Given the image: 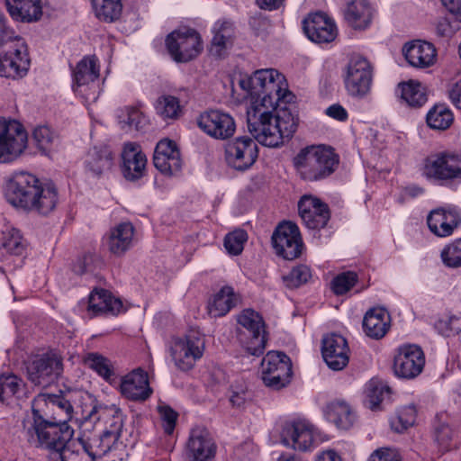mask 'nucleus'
Returning <instances> with one entry per match:
<instances>
[{"instance_id":"f257e3e1","label":"nucleus","mask_w":461,"mask_h":461,"mask_svg":"<svg viewBox=\"0 0 461 461\" xmlns=\"http://www.w3.org/2000/svg\"><path fill=\"white\" fill-rule=\"evenodd\" d=\"M5 196L16 208L33 211L42 215L51 212L58 203V192L53 184L41 185L27 172L14 173L7 181Z\"/></svg>"},{"instance_id":"f03ea898","label":"nucleus","mask_w":461,"mask_h":461,"mask_svg":"<svg viewBox=\"0 0 461 461\" xmlns=\"http://www.w3.org/2000/svg\"><path fill=\"white\" fill-rule=\"evenodd\" d=\"M273 109H264L260 114L250 112L249 131L261 145L276 148L285 140H290L295 133L299 118L295 111L286 106L281 107L276 114Z\"/></svg>"},{"instance_id":"7ed1b4c3","label":"nucleus","mask_w":461,"mask_h":461,"mask_svg":"<svg viewBox=\"0 0 461 461\" xmlns=\"http://www.w3.org/2000/svg\"><path fill=\"white\" fill-rule=\"evenodd\" d=\"M27 45L22 38L14 36L0 15V77L22 78L30 68Z\"/></svg>"},{"instance_id":"20e7f679","label":"nucleus","mask_w":461,"mask_h":461,"mask_svg":"<svg viewBox=\"0 0 461 461\" xmlns=\"http://www.w3.org/2000/svg\"><path fill=\"white\" fill-rule=\"evenodd\" d=\"M293 163L302 179L313 182L330 176L339 164V158L330 148L312 145L302 149Z\"/></svg>"},{"instance_id":"39448f33","label":"nucleus","mask_w":461,"mask_h":461,"mask_svg":"<svg viewBox=\"0 0 461 461\" xmlns=\"http://www.w3.org/2000/svg\"><path fill=\"white\" fill-rule=\"evenodd\" d=\"M74 435V429L65 420L54 419L40 420L25 426V437L28 443L38 448L47 450L50 458L67 445Z\"/></svg>"},{"instance_id":"423d86ee","label":"nucleus","mask_w":461,"mask_h":461,"mask_svg":"<svg viewBox=\"0 0 461 461\" xmlns=\"http://www.w3.org/2000/svg\"><path fill=\"white\" fill-rule=\"evenodd\" d=\"M423 175L441 185L461 182V153L441 151L429 156L424 161Z\"/></svg>"},{"instance_id":"0eeeda50","label":"nucleus","mask_w":461,"mask_h":461,"mask_svg":"<svg viewBox=\"0 0 461 461\" xmlns=\"http://www.w3.org/2000/svg\"><path fill=\"white\" fill-rule=\"evenodd\" d=\"M237 321L243 329L239 330V339L246 351L252 356L262 355L267 345L262 317L255 311L246 309L238 315Z\"/></svg>"},{"instance_id":"6e6552de","label":"nucleus","mask_w":461,"mask_h":461,"mask_svg":"<svg viewBox=\"0 0 461 461\" xmlns=\"http://www.w3.org/2000/svg\"><path fill=\"white\" fill-rule=\"evenodd\" d=\"M167 50L176 62H189L196 59L203 50L201 35L192 28H179L166 40Z\"/></svg>"},{"instance_id":"1a4fd4ad","label":"nucleus","mask_w":461,"mask_h":461,"mask_svg":"<svg viewBox=\"0 0 461 461\" xmlns=\"http://www.w3.org/2000/svg\"><path fill=\"white\" fill-rule=\"evenodd\" d=\"M27 145L28 134L23 124L0 117V162L14 161L24 152Z\"/></svg>"},{"instance_id":"9d476101","label":"nucleus","mask_w":461,"mask_h":461,"mask_svg":"<svg viewBox=\"0 0 461 461\" xmlns=\"http://www.w3.org/2000/svg\"><path fill=\"white\" fill-rule=\"evenodd\" d=\"M205 350V338L198 330H189L184 338L175 340L171 347V356L178 369H192Z\"/></svg>"},{"instance_id":"9b49d317","label":"nucleus","mask_w":461,"mask_h":461,"mask_svg":"<svg viewBox=\"0 0 461 461\" xmlns=\"http://www.w3.org/2000/svg\"><path fill=\"white\" fill-rule=\"evenodd\" d=\"M292 374L291 360L283 352L270 351L261 361V378L267 387L274 390L285 387Z\"/></svg>"},{"instance_id":"f8f14e48","label":"nucleus","mask_w":461,"mask_h":461,"mask_svg":"<svg viewBox=\"0 0 461 461\" xmlns=\"http://www.w3.org/2000/svg\"><path fill=\"white\" fill-rule=\"evenodd\" d=\"M26 370L28 379L32 384L47 386L57 381L63 373V359L55 352L42 354L30 360Z\"/></svg>"},{"instance_id":"ddd939ff","label":"nucleus","mask_w":461,"mask_h":461,"mask_svg":"<svg viewBox=\"0 0 461 461\" xmlns=\"http://www.w3.org/2000/svg\"><path fill=\"white\" fill-rule=\"evenodd\" d=\"M320 439V433L305 420L287 423L282 430V443L298 451L311 450Z\"/></svg>"},{"instance_id":"4468645a","label":"nucleus","mask_w":461,"mask_h":461,"mask_svg":"<svg viewBox=\"0 0 461 461\" xmlns=\"http://www.w3.org/2000/svg\"><path fill=\"white\" fill-rule=\"evenodd\" d=\"M272 244L276 254L287 260L299 258L303 249L299 229L292 222L277 226L272 235Z\"/></svg>"},{"instance_id":"2eb2a0df","label":"nucleus","mask_w":461,"mask_h":461,"mask_svg":"<svg viewBox=\"0 0 461 461\" xmlns=\"http://www.w3.org/2000/svg\"><path fill=\"white\" fill-rule=\"evenodd\" d=\"M258 157V144L248 136L234 139L225 148L227 164L239 171H245L252 167Z\"/></svg>"},{"instance_id":"dca6fc26","label":"nucleus","mask_w":461,"mask_h":461,"mask_svg":"<svg viewBox=\"0 0 461 461\" xmlns=\"http://www.w3.org/2000/svg\"><path fill=\"white\" fill-rule=\"evenodd\" d=\"M224 86L228 85L234 86H267L273 85L275 86H282L287 85L285 77L275 68H262L256 70L253 74L242 72L240 70H233L225 77L223 81Z\"/></svg>"},{"instance_id":"f3484780","label":"nucleus","mask_w":461,"mask_h":461,"mask_svg":"<svg viewBox=\"0 0 461 461\" xmlns=\"http://www.w3.org/2000/svg\"><path fill=\"white\" fill-rule=\"evenodd\" d=\"M425 357L417 345H404L398 349L393 360V371L398 377L412 379L423 370Z\"/></svg>"},{"instance_id":"a211bd4d","label":"nucleus","mask_w":461,"mask_h":461,"mask_svg":"<svg viewBox=\"0 0 461 461\" xmlns=\"http://www.w3.org/2000/svg\"><path fill=\"white\" fill-rule=\"evenodd\" d=\"M198 127L209 136L217 140L230 138L236 130L232 116L220 110H209L197 118Z\"/></svg>"},{"instance_id":"6ab92c4d","label":"nucleus","mask_w":461,"mask_h":461,"mask_svg":"<svg viewBox=\"0 0 461 461\" xmlns=\"http://www.w3.org/2000/svg\"><path fill=\"white\" fill-rule=\"evenodd\" d=\"M216 444L210 432L201 427L191 430L185 445L188 461H212L216 454Z\"/></svg>"},{"instance_id":"aec40b11","label":"nucleus","mask_w":461,"mask_h":461,"mask_svg":"<svg viewBox=\"0 0 461 461\" xmlns=\"http://www.w3.org/2000/svg\"><path fill=\"white\" fill-rule=\"evenodd\" d=\"M298 212L305 226L311 230L324 228L330 218L329 206L311 194L301 197Z\"/></svg>"},{"instance_id":"412c9836","label":"nucleus","mask_w":461,"mask_h":461,"mask_svg":"<svg viewBox=\"0 0 461 461\" xmlns=\"http://www.w3.org/2000/svg\"><path fill=\"white\" fill-rule=\"evenodd\" d=\"M121 158V171L127 181L135 182L145 176L148 160L138 143H125Z\"/></svg>"},{"instance_id":"4be33fe9","label":"nucleus","mask_w":461,"mask_h":461,"mask_svg":"<svg viewBox=\"0 0 461 461\" xmlns=\"http://www.w3.org/2000/svg\"><path fill=\"white\" fill-rule=\"evenodd\" d=\"M348 342L341 335L331 333L323 337L322 357L330 369L342 370L348 363Z\"/></svg>"},{"instance_id":"5701e85b","label":"nucleus","mask_w":461,"mask_h":461,"mask_svg":"<svg viewBox=\"0 0 461 461\" xmlns=\"http://www.w3.org/2000/svg\"><path fill=\"white\" fill-rule=\"evenodd\" d=\"M303 32L313 42L328 43L337 36V28L333 21L325 14L318 12L310 14L303 22Z\"/></svg>"},{"instance_id":"b1692460","label":"nucleus","mask_w":461,"mask_h":461,"mask_svg":"<svg viewBox=\"0 0 461 461\" xmlns=\"http://www.w3.org/2000/svg\"><path fill=\"white\" fill-rule=\"evenodd\" d=\"M153 164L158 171L167 176L179 172L182 159L176 144L171 140H161L156 146Z\"/></svg>"},{"instance_id":"393cba45","label":"nucleus","mask_w":461,"mask_h":461,"mask_svg":"<svg viewBox=\"0 0 461 461\" xmlns=\"http://www.w3.org/2000/svg\"><path fill=\"white\" fill-rule=\"evenodd\" d=\"M402 54L411 67L418 68H429L437 61L435 46L426 41L414 40L406 42L402 47Z\"/></svg>"},{"instance_id":"a878e982","label":"nucleus","mask_w":461,"mask_h":461,"mask_svg":"<svg viewBox=\"0 0 461 461\" xmlns=\"http://www.w3.org/2000/svg\"><path fill=\"white\" fill-rule=\"evenodd\" d=\"M120 391L129 400H147L152 393L149 385L148 374L141 368L134 369L122 378Z\"/></svg>"},{"instance_id":"bb28decb","label":"nucleus","mask_w":461,"mask_h":461,"mask_svg":"<svg viewBox=\"0 0 461 461\" xmlns=\"http://www.w3.org/2000/svg\"><path fill=\"white\" fill-rule=\"evenodd\" d=\"M427 223L435 235L447 237L461 223V215L456 208H438L428 215Z\"/></svg>"},{"instance_id":"cd10ccee","label":"nucleus","mask_w":461,"mask_h":461,"mask_svg":"<svg viewBox=\"0 0 461 461\" xmlns=\"http://www.w3.org/2000/svg\"><path fill=\"white\" fill-rule=\"evenodd\" d=\"M373 80V68L363 57L350 59L345 71L344 82L347 86H370Z\"/></svg>"},{"instance_id":"c85d7f7f","label":"nucleus","mask_w":461,"mask_h":461,"mask_svg":"<svg viewBox=\"0 0 461 461\" xmlns=\"http://www.w3.org/2000/svg\"><path fill=\"white\" fill-rule=\"evenodd\" d=\"M114 164V154L106 146L94 147L86 157V170L94 176H100L110 171Z\"/></svg>"},{"instance_id":"c756f323","label":"nucleus","mask_w":461,"mask_h":461,"mask_svg":"<svg viewBox=\"0 0 461 461\" xmlns=\"http://www.w3.org/2000/svg\"><path fill=\"white\" fill-rule=\"evenodd\" d=\"M257 88H228L229 99L227 104L230 106L245 105L247 108V124L249 125V116L250 112L258 115L264 110L261 106L263 92H256Z\"/></svg>"},{"instance_id":"7c9ffc66","label":"nucleus","mask_w":461,"mask_h":461,"mask_svg":"<svg viewBox=\"0 0 461 461\" xmlns=\"http://www.w3.org/2000/svg\"><path fill=\"white\" fill-rule=\"evenodd\" d=\"M390 315L384 308L369 310L363 320V329L371 339H382L390 328Z\"/></svg>"},{"instance_id":"2f4dec72","label":"nucleus","mask_w":461,"mask_h":461,"mask_svg":"<svg viewBox=\"0 0 461 461\" xmlns=\"http://www.w3.org/2000/svg\"><path fill=\"white\" fill-rule=\"evenodd\" d=\"M134 228L130 222H122L110 230L107 239L108 249L116 256L123 255L132 245Z\"/></svg>"},{"instance_id":"473e14b6","label":"nucleus","mask_w":461,"mask_h":461,"mask_svg":"<svg viewBox=\"0 0 461 461\" xmlns=\"http://www.w3.org/2000/svg\"><path fill=\"white\" fill-rule=\"evenodd\" d=\"M210 53L216 58H222L233 43L234 27L230 22L219 21L212 29Z\"/></svg>"},{"instance_id":"72a5a7b5","label":"nucleus","mask_w":461,"mask_h":461,"mask_svg":"<svg viewBox=\"0 0 461 461\" xmlns=\"http://www.w3.org/2000/svg\"><path fill=\"white\" fill-rule=\"evenodd\" d=\"M10 15L22 22H34L42 14L40 0H5Z\"/></svg>"},{"instance_id":"f704fd0d","label":"nucleus","mask_w":461,"mask_h":461,"mask_svg":"<svg viewBox=\"0 0 461 461\" xmlns=\"http://www.w3.org/2000/svg\"><path fill=\"white\" fill-rule=\"evenodd\" d=\"M239 302L240 296L235 293L233 287L224 285L214 294L212 300L209 303V313L214 318L222 317L232 308L236 307Z\"/></svg>"},{"instance_id":"c9c22d12","label":"nucleus","mask_w":461,"mask_h":461,"mask_svg":"<svg viewBox=\"0 0 461 461\" xmlns=\"http://www.w3.org/2000/svg\"><path fill=\"white\" fill-rule=\"evenodd\" d=\"M81 447L86 449L94 461L102 458L118 447V441L103 431L100 435L88 438H78Z\"/></svg>"},{"instance_id":"e433bc0d","label":"nucleus","mask_w":461,"mask_h":461,"mask_svg":"<svg viewBox=\"0 0 461 461\" xmlns=\"http://www.w3.org/2000/svg\"><path fill=\"white\" fill-rule=\"evenodd\" d=\"M122 308L120 300L113 297L111 294L103 288L95 289L89 295L88 310L95 314L111 312L116 314Z\"/></svg>"},{"instance_id":"4c0bfd02","label":"nucleus","mask_w":461,"mask_h":461,"mask_svg":"<svg viewBox=\"0 0 461 461\" xmlns=\"http://www.w3.org/2000/svg\"><path fill=\"white\" fill-rule=\"evenodd\" d=\"M345 19L354 29H366L372 20V7L366 0H353L345 10Z\"/></svg>"},{"instance_id":"58836bf2","label":"nucleus","mask_w":461,"mask_h":461,"mask_svg":"<svg viewBox=\"0 0 461 461\" xmlns=\"http://www.w3.org/2000/svg\"><path fill=\"white\" fill-rule=\"evenodd\" d=\"M326 419L339 429H348L352 427L356 416L348 403L343 401L330 402L325 409Z\"/></svg>"},{"instance_id":"ea45409f","label":"nucleus","mask_w":461,"mask_h":461,"mask_svg":"<svg viewBox=\"0 0 461 461\" xmlns=\"http://www.w3.org/2000/svg\"><path fill=\"white\" fill-rule=\"evenodd\" d=\"M454 122V114L451 109L442 103L434 104L427 113V125L433 130L445 131L448 129Z\"/></svg>"},{"instance_id":"a19ab883","label":"nucleus","mask_w":461,"mask_h":461,"mask_svg":"<svg viewBox=\"0 0 461 461\" xmlns=\"http://www.w3.org/2000/svg\"><path fill=\"white\" fill-rule=\"evenodd\" d=\"M74 80L77 86L95 83L99 77V68L95 57H85L81 59L73 72Z\"/></svg>"},{"instance_id":"79ce46f5","label":"nucleus","mask_w":461,"mask_h":461,"mask_svg":"<svg viewBox=\"0 0 461 461\" xmlns=\"http://www.w3.org/2000/svg\"><path fill=\"white\" fill-rule=\"evenodd\" d=\"M92 5L96 17L104 22L118 20L122 12V0H92Z\"/></svg>"},{"instance_id":"37998d69","label":"nucleus","mask_w":461,"mask_h":461,"mask_svg":"<svg viewBox=\"0 0 461 461\" xmlns=\"http://www.w3.org/2000/svg\"><path fill=\"white\" fill-rule=\"evenodd\" d=\"M395 96L402 105L418 109L428 102L426 88H396Z\"/></svg>"},{"instance_id":"c03bdc74","label":"nucleus","mask_w":461,"mask_h":461,"mask_svg":"<svg viewBox=\"0 0 461 461\" xmlns=\"http://www.w3.org/2000/svg\"><path fill=\"white\" fill-rule=\"evenodd\" d=\"M295 95L289 88H276L269 93L263 92L261 106L264 109L276 110L282 104H293L295 103Z\"/></svg>"},{"instance_id":"a18cd8bd","label":"nucleus","mask_w":461,"mask_h":461,"mask_svg":"<svg viewBox=\"0 0 461 461\" xmlns=\"http://www.w3.org/2000/svg\"><path fill=\"white\" fill-rule=\"evenodd\" d=\"M155 109L157 114L165 121H175L182 114V107L178 98L169 95L158 97L156 101Z\"/></svg>"},{"instance_id":"49530a36","label":"nucleus","mask_w":461,"mask_h":461,"mask_svg":"<svg viewBox=\"0 0 461 461\" xmlns=\"http://www.w3.org/2000/svg\"><path fill=\"white\" fill-rule=\"evenodd\" d=\"M36 147L43 153L51 151L59 142V136L47 125H39L32 131Z\"/></svg>"},{"instance_id":"de8ad7c7","label":"nucleus","mask_w":461,"mask_h":461,"mask_svg":"<svg viewBox=\"0 0 461 461\" xmlns=\"http://www.w3.org/2000/svg\"><path fill=\"white\" fill-rule=\"evenodd\" d=\"M2 245L7 252L14 255H22L25 249L19 230L11 225H5L2 230Z\"/></svg>"},{"instance_id":"09e8293b","label":"nucleus","mask_w":461,"mask_h":461,"mask_svg":"<svg viewBox=\"0 0 461 461\" xmlns=\"http://www.w3.org/2000/svg\"><path fill=\"white\" fill-rule=\"evenodd\" d=\"M417 411L414 405L402 407L391 420V427L396 432H402L412 426L416 420Z\"/></svg>"},{"instance_id":"8fccbe9b","label":"nucleus","mask_w":461,"mask_h":461,"mask_svg":"<svg viewBox=\"0 0 461 461\" xmlns=\"http://www.w3.org/2000/svg\"><path fill=\"white\" fill-rule=\"evenodd\" d=\"M73 412V406L70 401L64 394H52V405L50 420H61L68 423L71 419Z\"/></svg>"},{"instance_id":"3c124183","label":"nucleus","mask_w":461,"mask_h":461,"mask_svg":"<svg viewBox=\"0 0 461 461\" xmlns=\"http://www.w3.org/2000/svg\"><path fill=\"white\" fill-rule=\"evenodd\" d=\"M85 363L105 380L113 375L111 361L98 353H88L85 357Z\"/></svg>"},{"instance_id":"603ef678","label":"nucleus","mask_w":461,"mask_h":461,"mask_svg":"<svg viewBox=\"0 0 461 461\" xmlns=\"http://www.w3.org/2000/svg\"><path fill=\"white\" fill-rule=\"evenodd\" d=\"M453 438L454 431L449 424L437 417L434 423V439L441 450L446 451L451 447Z\"/></svg>"},{"instance_id":"864d4df0","label":"nucleus","mask_w":461,"mask_h":461,"mask_svg":"<svg viewBox=\"0 0 461 461\" xmlns=\"http://www.w3.org/2000/svg\"><path fill=\"white\" fill-rule=\"evenodd\" d=\"M23 386L22 379L16 375L0 376V401L5 402L12 396L20 397V392Z\"/></svg>"},{"instance_id":"5fc2aeb1","label":"nucleus","mask_w":461,"mask_h":461,"mask_svg":"<svg viewBox=\"0 0 461 461\" xmlns=\"http://www.w3.org/2000/svg\"><path fill=\"white\" fill-rule=\"evenodd\" d=\"M52 394L39 393L32 402V421L50 420Z\"/></svg>"},{"instance_id":"6e6d98bb","label":"nucleus","mask_w":461,"mask_h":461,"mask_svg":"<svg viewBox=\"0 0 461 461\" xmlns=\"http://www.w3.org/2000/svg\"><path fill=\"white\" fill-rule=\"evenodd\" d=\"M443 264L451 268L461 267V238L454 240L441 250Z\"/></svg>"},{"instance_id":"4d7b16f0","label":"nucleus","mask_w":461,"mask_h":461,"mask_svg":"<svg viewBox=\"0 0 461 461\" xmlns=\"http://www.w3.org/2000/svg\"><path fill=\"white\" fill-rule=\"evenodd\" d=\"M50 461H94L89 453L82 447V449H74L68 443L65 447L54 452Z\"/></svg>"},{"instance_id":"13d9d810","label":"nucleus","mask_w":461,"mask_h":461,"mask_svg":"<svg viewBox=\"0 0 461 461\" xmlns=\"http://www.w3.org/2000/svg\"><path fill=\"white\" fill-rule=\"evenodd\" d=\"M312 277L309 267L299 265L294 267L286 276H283L285 285L289 288H296L306 284Z\"/></svg>"},{"instance_id":"bf43d9fd","label":"nucleus","mask_w":461,"mask_h":461,"mask_svg":"<svg viewBox=\"0 0 461 461\" xmlns=\"http://www.w3.org/2000/svg\"><path fill=\"white\" fill-rule=\"evenodd\" d=\"M248 240V234L243 230H235L226 235L224 239V247L226 250L232 255H240L244 248V244Z\"/></svg>"},{"instance_id":"052dcab7","label":"nucleus","mask_w":461,"mask_h":461,"mask_svg":"<svg viewBox=\"0 0 461 461\" xmlns=\"http://www.w3.org/2000/svg\"><path fill=\"white\" fill-rule=\"evenodd\" d=\"M437 330L445 337H451L461 332V316H449L438 321L435 324Z\"/></svg>"},{"instance_id":"680f3d73","label":"nucleus","mask_w":461,"mask_h":461,"mask_svg":"<svg viewBox=\"0 0 461 461\" xmlns=\"http://www.w3.org/2000/svg\"><path fill=\"white\" fill-rule=\"evenodd\" d=\"M357 280L354 272H346L338 275L332 280V290L336 294H343L353 287Z\"/></svg>"},{"instance_id":"e2e57ef3","label":"nucleus","mask_w":461,"mask_h":461,"mask_svg":"<svg viewBox=\"0 0 461 461\" xmlns=\"http://www.w3.org/2000/svg\"><path fill=\"white\" fill-rule=\"evenodd\" d=\"M123 428V416L120 410L113 411L112 417L107 420L104 432L115 440H119Z\"/></svg>"},{"instance_id":"0e129e2a","label":"nucleus","mask_w":461,"mask_h":461,"mask_svg":"<svg viewBox=\"0 0 461 461\" xmlns=\"http://www.w3.org/2000/svg\"><path fill=\"white\" fill-rule=\"evenodd\" d=\"M125 118L120 115L121 122H124L130 127H133L136 130H140L143 127L146 122V118L140 112L139 108L133 106H128L125 108Z\"/></svg>"},{"instance_id":"69168bd1","label":"nucleus","mask_w":461,"mask_h":461,"mask_svg":"<svg viewBox=\"0 0 461 461\" xmlns=\"http://www.w3.org/2000/svg\"><path fill=\"white\" fill-rule=\"evenodd\" d=\"M158 410L163 421L165 432L167 434H171L176 426L177 413L167 405H159Z\"/></svg>"},{"instance_id":"338daca9","label":"nucleus","mask_w":461,"mask_h":461,"mask_svg":"<svg viewBox=\"0 0 461 461\" xmlns=\"http://www.w3.org/2000/svg\"><path fill=\"white\" fill-rule=\"evenodd\" d=\"M95 261V258L92 255H86L82 258H79L74 266L75 273L83 275L88 272H93L94 268L92 265Z\"/></svg>"},{"instance_id":"774afa93","label":"nucleus","mask_w":461,"mask_h":461,"mask_svg":"<svg viewBox=\"0 0 461 461\" xmlns=\"http://www.w3.org/2000/svg\"><path fill=\"white\" fill-rule=\"evenodd\" d=\"M368 461H400L398 456L389 449L375 450Z\"/></svg>"}]
</instances>
